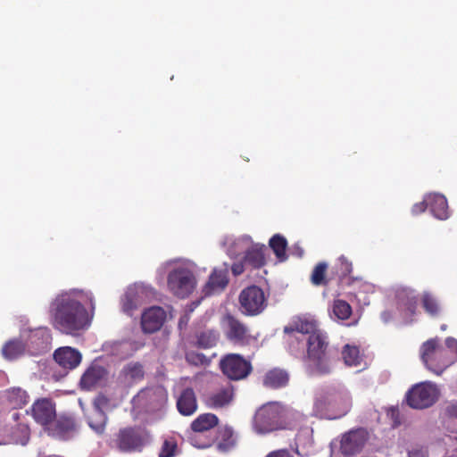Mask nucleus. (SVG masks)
I'll list each match as a JSON object with an SVG mask.
<instances>
[{"mask_svg": "<svg viewBox=\"0 0 457 457\" xmlns=\"http://www.w3.org/2000/svg\"><path fill=\"white\" fill-rule=\"evenodd\" d=\"M90 311L76 298L75 291L56 296L50 304L49 314L53 328L60 333L79 337L91 325L95 305L90 301Z\"/></svg>", "mask_w": 457, "mask_h": 457, "instance_id": "nucleus-1", "label": "nucleus"}, {"mask_svg": "<svg viewBox=\"0 0 457 457\" xmlns=\"http://www.w3.org/2000/svg\"><path fill=\"white\" fill-rule=\"evenodd\" d=\"M351 400L344 390L336 388L320 392L314 402V411L318 415L341 417L348 412Z\"/></svg>", "mask_w": 457, "mask_h": 457, "instance_id": "nucleus-2", "label": "nucleus"}, {"mask_svg": "<svg viewBox=\"0 0 457 457\" xmlns=\"http://www.w3.org/2000/svg\"><path fill=\"white\" fill-rule=\"evenodd\" d=\"M420 357L426 367L436 375H441L453 364V358L447 356V352L440 345L438 338H432L422 344Z\"/></svg>", "mask_w": 457, "mask_h": 457, "instance_id": "nucleus-3", "label": "nucleus"}, {"mask_svg": "<svg viewBox=\"0 0 457 457\" xmlns=\"http://www.w3.org/2000/svg\"><path fill=\"white\" fill-rule=\"evenodd\" d=\"M167 402V391L162 386L145 387L132 399L133 411L137 413L155 412L163 408Z\"/></svg>", "mask_w": 457, "mask_h": 457, "instance_id": "nucleus-4", "label": "nucleus"}, {"mask_svg": "<svg viewBox=\"0 0 457 457\" xmlns=\"http://www.w3.org/2000/svg\"><path fill=\"white\" fill-rule=\"evenodd\" d=\"M327 342L323 334L317 330L308 338L307 358L312 372L326 374L330 371V366L326 359Z\"/></svg>", "mask_w": 457, "mask_h": 457, "instance_id": "nucleus-5", "label": "nucleus"}, {"mask_svg": "<svg viewBox=\"0 0 457 457\" xmlns=\"http://www.w3.org/2000/svg\"><path fill=\"white\" fill-rule=\"evenodd\" d=\"M222 322L225 337L234 345L245 347L257 342V337L252 335L248 326L234 315L226 313Z\"/></svg>", "mask_w": 457, "mask_h": 457, "instance_id": "nucleus-6", "label": "nucleus"}, {"mask_svg": "<svg viewBox=\"0 0 457 457\" xmlns=\"http://www.w3.org/2000/svg\"><path fill=\"white\" fill-rule=\"evenodd\" d=\"M282 404L277 402L261 406L253 417V428L258 434H267L280 429Z\"/></svg>", "mask_w": 457, "mask_h": 457, "instance_id": "nucleus-7", "label": "nucleus"}, {"mask_svg": "<svg viewBox=\"0 0 457 457\" xmlns=\"http://www.w3.org/2000/svg\"><path fill=\"white\" fill-rule=\"evenodd\" d=\"M150 440L151 436L146 428L135 426L120 429L115 444L121 452H135L140 451Z\"/></svg>", "mask_w": 457, "mask_h": 457, "instance_id": "nucleus-8", "label": "nucleus"}, {"mask_svg": "<svg viewBox=\"0 0 457 457\" xmlns=\"http://www.w3.org/2000/svg\"><path fill=\"white\" fill-rule=\"evenodd\" d=\"M439 396L437 386L431 382L414 385L406 394V402L413 409H425L432 406Z\"/></svg>", "mask_w": 457, "mask_h": 457, "instance_id": "nucleus-9", "label": "nucleus"}, {"mask_svg": "<svg viewBox=\"0 0 457 457\" xmlns=\"http://www.w3.org/2000/svg\"><path fill=\"white\" fill-rule=\"evenodd\" d=\"M220 367L223 374L231 380L244 379L252 371L250 361L237 353L224 356L220 361Z\"/></svg>", "mask_w": 457, "mask_h": 457, "instance_id": "nucleus-10", "label": "nucleus"}, {"mask_svg": "<svg viewBox=\"0 0 457 457\" xmlns=\"http://www.w3.org/2000/svg\"><path fill=\"white\" fill-rule=\"evenodd\" d=\"M152 290L149 287H128L120 296L121 311L129 316L143 303L150 301Z\"/></svg>", "mask_w": 457, "mask_h": 457, "instance_id": "nucleus-11", "label": "nucleus"}, {"mask_svg": "<svg viewBox=\"0 0 457 457\" xmlns=\"http://www.w3.org/2000/svg\"><path fill=\"white\" fill-rule=\"evenodd\" d=\"M261 287H245L239 295V303L245 315H258L265 307Z\"/></svg>", "mask_w": 457, "mask_h": 457, "instance_id": "nucleus-12", "label": "nucleus"}, {"mask_svg": "<svg viewBox=\"0 0 457 457\" xmlns=\"http://www.w3.org/2000/svg\"><path fill=\"white\" fill-rule=\"evenodd\" d=\"M329 267L330 276L333 277L334 283L338 285H343L345 283L349 285L364 283L362 277L350 276L353 271V263L345 255L339 256Z\"/></svg>", "mask_w": 457, "mask_h": 457, "instance_id": "nucleus-13", "label": "nucleus"}, {"mask_svg": "<svg viewBox=\"0 0 457 457\" xmlns=\"http://www.w3.org/2000/svg\"><path fill=\"white\" fill-rule=\"evenodd\" d=\"M30 413L34 420L46 429L56 418L55 404L49 398L37 399L33 403Z\"/></svg>", "mask_w": 457, "mask_h": 457, "instance_id": "nucleus-14", "label": "nucleus"}, {"mask_svg": "<svg viewBox=\"0 0 457 457\" xmlns=\"http://www.w3.org/2000/svg\"><path fill=\"white\" fill-rule=\"evenodd\" d=\"M167 319L166 311L160 306L145 309L141 314V328L145 334H153L162 328Z\"/></svg>", "mask_w": 457, "mask_h": 457, "instance_id": "nucleus-15", "label": "nucleus"}, {"mask_svg": "<svg viewBox=\"0 0 457 457\" xmlns=\"http://www.w3.org/2000/svg\"><path fill=\"white\" fill-rule=\"evenodd\" d=\"M368 439L364 429L351 430L343 435L340 441V451L345 456H352L359 453Z\"/></svg>", "mask_w": 457, "mask_h": 457, "instance_id": "nucleus-16", "label": "nucleus"}, {"mask_svg": "<svg viewBox=\"0 0 457 457\" xmlns=\"http://www.w3.org/2000/svg\"><path fill=\"white\" fill-rule=\"evenodd\" d=\"M235 388L230 383L211 392L205 398V404L211 409L225 408L233 402Z\"/></svg>", "mask_w": 457, "mask_h": 457, "instance_id": "nucleus-17", "label": "nucleus"}, {"mask_svg": "<svg viewBox=\"0 0 457 457\" xmlns=\"http://www.w3.org/2000/svg\"><path fill=\"white\" fill-rule=\"evenodd\" d=\"M49 436L58 439H68L74 436L78 426L72 417L61 416L46 429Z\"/></svg>", "mask_w": 457, "mask_h": 457, "instance_id": "nucleus-18", "label": "nucleus"}, {"mask_svg": "<svg viewBox=\"0 0 457 457\" xmlns=\"http://www.w3.org/2000/svg\"><path fill=\"white\" fill-rule=\"evenodd\" d=\"M108 403V399L104 396H98L96 399L94 410L87 417L89 427L97 434H103L107 423V416L102 410Z\"/></svg>", "mask_w": 457, "mask_h": 457, "instance_id": "nucleus-19", "label": "nucleus"}, {"mask_svg": "<svg viewBox=\"0 0 457 457\" xmlns=\"http://www.w3.org/2000/svg\"><path fill=\"white\" fill-rule=\"evenodd\" d=\"M55 361L64 369L72 370L81 361V353L70 346L61 347L54 353Z\"/></svg>", "mask_w": 457, "mask_h": 457, "instance_id": "nucleus-20", "label": "nucleus"}, {"mask_svg": "<svg viewBox=\"0 0 457 457\" xmlns=\"http://www.w3.org/2000/svg\"><path fill=\"white\" fill-rule=\"evenodd\" d=\"M177 408L180 414L190 416L197 410V401L195 391L190 388L182 390L177 399Z\"/></svg>", "mask_w": 457, "mask_h": 457, "instance_id": "nucleus-21", "label": "nucleus"}, {"mask_svg": "<svg viewBox=\"0 0 457 457\" xmlns=\"http://www.w3.org/2000/svg\"><path fill=\"white\" fill-rule=\"evenodd\" d=\"M106 370L101 366H92L88 368L80 378V386L82 389L91 390L99 385L105 378Z\"/></svg>", "mask_w": 457, "mask_h": 457, "instance_id": "nucleus-22", "label": "nucleus"}, {"mask_svg": "<svg viewBox=\"0 0 457 457\" xmlns=\"http://www.w3.org/2000/svg\"><path fill=\"white\" fill-rule=\"evenodd\" d=\"M428 208L431 213L438 220L449 218L447 199L441 194H430L428 195Z\"/></svg>", "mask_w": 457, "mask_h": 457, "instance_id": "nucleus-23", "label": "nucleus"}, {"mask_svg": "<svg viewBox=\"0 0 457 457\" xmlns=\"http://www.w3.org/2000/svg\"><path fill=\"white\" fill-rule=\"evenodd\" d=\"M316 323L304 318L295 317L292 321L284 328V332L287 335H294L295 333L310 334L315 333Z\"/></svg>", "mask_w": 457, "mask_h": 457, "instance_id": "nucleus-24", "label": "nucleus"}, {"mask_svg": "<svg viewBox=\"0 0 457 457\" xmlns=\"http://www.w3.org/2000/svg\"><path fill=\"white\" fill-rule=\"evenodd\" d=\"M330 267L326 262H318L312 269L310 281L314 286H326L333 284V277L330 276Z\"/></svg>", "mask_w": 457, "mask_h": 457, "instance_id": "nucleus-25", "label": "nucleus"}, {"mask_svg": "<svg viewBox=\"0 0 457 457\" xmlns=\"http://www.w3.org/2000/svg\"><path fill=\"white\" fill-rule=\"evenodd\" d=\"M302 421V413L282 405V414L280 415V429L296 428Z\"/></svg>", "mask_w": 457, "mask_h": 457, "instance_id": "nucleus-26", "label": "nucleus"}, {"mask_svg": "<svg viewBox=\"0 0 457 457\" xmlns=\"http://www.w3.org/2000/svg\"><path fill=\"white\" fill-rule=\"evenodd\" d=\"M120 376L124 381L134 383L144 378L145 370L141 363L131 361L122 368Z\"/></svg>", "mask_w": 457, "mask_h": 457, "instance_id": "nucleus-27", "label": "nucleus"}, {"mask_svg": "<svg viewBox=\"0 0 457 457\" xmlns=\"http://www.w3.org/2000/svg\"><path fill=\"white\" fill-rule=\"evenodd\" d=\"M8 403L13 408H21L29 402V395L21 387H11L4 392Z\"/></svg>", "mask_w": 457, "mask_h": 457, "instance_id": "nucleus-28", "label": "nucleus"}, {"mask_svg": "<svg viewBox=\"0 0 457 457\" xmlns=\"http://www.w3.org/2000/svg\"><path fill=\"white\" fill-rule=\"evenodd\" d=\"M218 422L219 419L215 414L204 413L191 423V428L195 432H204L217 426Z\"/></svg>", "mask_w": 457, "mask_h": 457, "instance_id": "nucleus-29", "label": "nucleus"}, {"mask_svg": "<svg viewBox=\"0 0 457 457\" xmlns=\"http://www.w3.org/2000/svg\"><path fill=\"white\" fill-rule=\"evenodd\" d=\"M288 381L287 373L281 370H272L266 373L263 378L264 386L271 388H278L287 385Z\"/></svg>", "mask_w": 457, "mask_h": 457, "instance_id": "nucleus-30", "label": "nucleus"}, {"mask_svg": "<svg viewBox=\"0 0 457 457\" xmlns=\"http://www.w3.org/2000/svg\"><path fill=\"white\" fill-rule=\"evenodd\" d=\"M269 245L279 262H285L287 259L286 253L287 241L283 236L279 234L274 235L270 239Z\"/></svg>", "mask_w": 457, "mask_h": 457, "instance_id": "nucleus-31", "label": "nucleus"}, {"mask_svg": "<svg viewBox=\"0 0 457 457\" xmlns=\"http://www.w3.org/2000/svg\"><path fill=\"white\" fill-rule=\"evenodd\" d=\"M25 351V345L20 340H12L6 343L2 353L5 359L14 360L23 354Z\"/></svg>", "mask_w": 457, "mask_h": 457, "instance_id": "nucleus-32", "label": "nucleus"}, {"mask_svg": "<svg viewBox=\"0 0 457 457\" xmlns=\"http://www.w3.org/2000/svg\"><path fill=\"white\" fill-rule=\"evenodd\" d=\"M220 338L217 330H204L197 336V345L202 348H212L216 345Z\"/></svg>", "mask_w": 457, "mask_h": 457, "instance_id": "nucleus-33", "label": "nucleus"}, {"mask_svg": "<svg viewBox=\"0 0 457 457\" xmlns=\"http://www.w3.org/2000/svg\"><path fill=\"white\" fill-rule=\"evenodd\" d=\"M342 356L348 366H357L361 361L359 349L355 346L346 345L343 349Z\"/></svg>", "mask_w": 457, "mask_h": 457, "instance_id": "nucleus-34", "label": "nucleus"}, {"mask_svg": "<svg viewBox=\"0 0 457 457\" xmlns=\"http://www.w3.org/2000/svg\"><path fill=\"white\" fill-rule=\"evenodd\" d=\"M333 313L339 320H347L352 313L350 304L344 300H335L333 303Z\"/></svg>", "mask_w": 457, "mask_h": 457, "instance_id": "nucleus-35", "label": "nucleus"}, {"mask_svg": "<svg viewBox=\"0 0 457 457\" xmlns=\"http://www.w3.org/2000/svg\"><path fill=\"white\" fill-rule=\"evenodd\" d=\"M422 304L428 313L436 316L439 312V304L437 300L428 293H425L422 298Z\"/></svg>", "mask_w": 457, "mask_h": 457, "instance_id": "nucleus-36", "label": "nucleus"}, {"mask_svg": "<svg viewBox=\"0 0 457 457\" xmlns=\"http://www.w3.org/2000/svg\"><path fill=\"white\" fill-rule=\"evenodd\" d=\"M186 360L188 363L199 366V365H206L209 363V359L201 353H197L195 351H190L186 354Z\"/></svg>", "mask_w": 457, "mask_h": 457, "instance_id": "nucleus-37", "label": "nucleus"}, {"mask_svg": "<svg viewBox=\"0 0 457 457\" xmlns=\"http://www.w3.org/2000/svg\"><path fill=\"white\" fill-rule=\"evenodd\" d=\"M177 449V443L174 439H165L161 447L159 457H173Z\"/></svg>", "mask_w": 457, "mask_h": 457, "instance_id": "nucleus-38", "label": "nucleus"}, {"mask_svg": "<svg viewBox=\"0 0 457 457\" xmlns=\"http://www.w3.org/2000/svg\"><path fill=\"white\" fill-rule=\"evenodd\" d=\"M445 350L447 352V356L453 358V363L457 360V340L453 337H447L445 340Z\"/></svg>", "mask_w": 457, "mask_h": 457, "instance_id": "nucleus-39", "label": "nucleus"}, {"mask_svg": "<svg viewBox=\"0 0 457 457\" xmlns=\"http://www.w3.org/2000/svg\"><path fill=\"white\" fill-rule=\"evenodd\" d=\"M427 208H428V196L424 201L413 204V206L411 207V213L413 215L420 214L424 212Z\"/></svg>", "mask_w": 457, "mask_h": 457, "instance_id": "nucleus-40", "label": "nucleus"}, {"mask_svg": "<svg viewBox=\"0 0 457 457\" xmlns=\"http://www.w3.org/2000/svg\"><path fill=\"white\" fill-rule=\"evenodd\" d=\"M219 435L220 437H222L225 441H227V445H229L230 439L233 436V430L230 428H224L221 430H220Z\"/></svg>", "mask_w": 457, "mask_h": 457, "instance_id": "nucleus-41", "label": "nucleus"}, {"mask_svg": "<svg viewBox=\"0 0 457 457\" xmlns=\"http://www.w3.org/2000/svg\"><path fill=\"white\" fill-rule=\"evenodd\" d=\"M266 457H293L287 450H277L270 453Z\"/></svg>", "mask_w": 457, "mask_h": 457, "instance_id": "nucleus-42", "label": "nucleus"}, {"mask_svg": "<svg viewBox=\"0 0 457 457\" xmlns=\"http://www.w3.org/2000/svg\"><path fill=\"white\" fill-rule=\"evenodd\" d=\"M267 251V247L264 245H259V268L264 265V252Z\"/></svg>", "mask_w": 457, "mask_h": 457, "instance_id": "nucleus-43", "label": "nucleus"}, {"mask_svg": "<svg viewBox=\"0 0 457 457\" xmlns=\"http://www.w3.org/2000/svg\"><path fill=\"white\" fill-rule=\"evenodd\" d=\"M446 412L450 416L457 417V404H451L447 406Z\"/></svg>", "mask_w": 457, "mask_h": 457, "instance_id": "nucleus-44", "label": "nucleus"}, {"mask_svg": "<svg viewBox=\"0 0 457 457\" xmlns=\"http://www.w3.org/2000/svg\"><path fill=\"white\" fill-rule=\"evenodd\" d=\"M408 455L409 457H422L421 453L419 451L409 452Z\"/></svg>", "mask_w": 457, "mask_h": 457, "instance_id": "nucleus-45", "label": "nucleus"}, {"mask_svg": "<svg viewBox=\"0 0 457 457\" xmlns=\"http://www.w3.org/2000/svg\"><path fill=\"white\" fill-rule=\"evenodd\" d=\"M387 315H388V313H387V312H386V313H384V314H383V319L385 320V321H387V320H388V316H387Z\"/></svg>", "mask_w": 457, "mask_h": 457, "instance_id": "nucleus-46", "label": "nucleus"}, {"mask_svg": "<svg viewBox=\"0 0 457 457\" xmlns=\"http://www.w3.org/2000/svg\"><path fill=\"white\" fill-rule=\"evenodd\" d=\"M19 417V414L17 412L13 413L12 418L13 420H17Z\"/></svg>", "mask_w": 457, "mask_h": 457, "instance_id": "nucleus-47", "label": "nucleus"}, {"mask_svg": "<svg viewBox=\"0 0 457 457\" xmlns=\"http://www.w3.org/2000/svg\"><path fill=\"white\" fill-rule=\"evenodd\" d=\"M441 328H442L443 330H445V329L446 328V326H445V325H443V326L441 327Z\"/></svg>", "mask_w": 457, "mask_h": 457, "instance_id": "nucleus-48", "label": "nucleus"}]
</instances>
